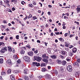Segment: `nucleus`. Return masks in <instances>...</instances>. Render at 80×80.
Masks as SVG:
<instances>
[{
  "label": "nucleus",
  "instance_id": "obj_1",
  "mask_svg": "<svg viewBox=\"0 0 80 80\" xmlns=\"http://www.w3.org/2000/svg\"><path fill=\"white\" fill-rule=\"evenodd\" d=\"M80 58H79V59H77V62H75L73 63L74 65H77V66H78V67H79V64L80 63Z\"/></svg>",
  "mask_w": 80,
  "mask_h": 80
},
{
  "label": "nucleus",
  "instance_id": "obj_2",
  "mask_svg": "<svg viewBox=\"0 0 80 80\" xmlns=\"http://www.w3.org/2000/svg\"><path fill=\"white\" fill-rule=\"evenodd\" d=\"M23 58L27 62H30V59L28 57L25 56L23 57Z\"/></svg>",
  "mask_w": 80,
  "mask_h": 80
},
{
  "label": "nucleus",
  "instance_id": "obj_3",
  "mask_svg": "<svg viewBox=\"0 0 80 80\" xmlns=\"http://www.w3.org/2000/svg\"><path fill=\"white\" fill-rule=\"evenodd\" d=\"M34 58L35 60H37L38 62H40L42 59V58L40 57H38L37 56H34Z\"/></svg>",
  "mask_w": 80,
  "mask_h": 80
},
{
  "label": "nucleus",
  "instance_id": "obj_4",
  "mask_svg": "<svg viewBox=\"0 0 80 80\" xmlns=\"http://www.w3.org/2000/svg\"><path fill=\"white\" fill-rule=\"evenodd\" d=\"M67 69L68 71L69 72H72V66L71 65H69L67 67Z\"/></svg>",
  "mask_w": 80,
  "mask_h": 80
},
{
  "label": "nucleus",
  "instance_id": "obj_5",
  "mask_svg": "<svg viewBox=\"0 0 80 80\" xmlns=\"http://www.w3.org/2000/svg\"><path fill=\"white\" fill-rule=\"evenodd\" d=\"M6 63H8V64H9V65H12V62L11 61V60H10V59L6 61Z\"/></svg>",
  "mask_w": 80,
  "mask_h": 80
},
{
  "label": "nucleus",
  "instance_id": "obj_6",
  "mask_svg": "<svg viewBox=\"0 0 80 80\" xmlns=\"http://www.w3.org/2000/svg\"><path fill=\"white\" fill-rule=\"evenodd\" d=\"M28 55H29V56H32V55H33V52L31 51L30 52H28Z\"/></svg>",
  "mask_w": 80,
  "mask_h": 80
},
{
  "label": "nucleus",
  "instance_id": "obj_7",
  "mask_svg": "<svg viewBox=\"0 0 80 80\" xmlns=\"http://www.w3.org/2000/svg\"><path fill=\"white\" fill-rule=\"evenodd\" d=\"M50 57L52 59H56V58H57V56H56V55H52Z\"/></svg>",
  "mask_w": 80,
  "mask_h": 80
},
{
  "label": "nucleus",
  "instance_id": "obj_8",
  "mask_svg": "<svg viewBox=\"0 0 80 80\" xmlns=\"http://www.w3.org/2000/svg\"><path fill=\"white\" fill-rule=\"evenodd\" d=\"M59 70L61 72H63V71L64 70V67H60V68Z\"/></svg>",
  "mask_w": 80,
  "mask_h": 80
},
{
  "label": "nucleus",
  "instance_id": "obj_9",
  "mask_svg": "<svg viewBox=\"0 0 80 80\" xmlns=\"http://www.w3.org/2000/svg\"><path fill=\"white\" fill-rule=\"evenodd\" d=\"M77 49L75 48H73L72 49V51L73 52H74V53H76V52H77Z\"/></svg>",
  "mask_w": 80,
  "mask_h": 80
},
{
  "label": "nucleus",
  "instance_id": "obj_10",
  "mask_svg": "<svg viewBox=\"0 0 80 80\" xmlns=\"http://www.w3.org/2000/svg\"><path fill=\"white\" fill-rule=\"evenodd\" d=\"M61 52L62 55H67V52L65 51H62Z\"/></svg>",
  "mask_w": 80,
  "mask_h": 80
},
{
  "label": "nucleus",
  "instance_id": "obj_11",
  "mask_svg": "<svg viewBox=\"0 0 80 80\" xmlns=\"http://www.w3.org/2000/svg\"><path fill=\"white\" fill-rule=\"evenodd\" d=\"M80 75V71H77L75 73V75L77 77L79 76Z\"/></svg>",
  "mask_w": 80,
  "mask_h": 80
},
{
  "label": "nucleus",
  "instance_id": "obj_12",
  "mask_svg": "<svg viewBox=\"0 0 80 80\" xmlns=\"http://www.w3.org/2000/svg\"><path fill=\"white\" fill-rule=\"evenodd\" d=\"M53 73L55 74V75H58V71L57 70H54L53 72Z\"/></svg>",
  "mask_w": 80,
  "mask_h": 80
},
{
  "label": "nucleus",
  "instance_id": "obj_13",
  "mask_svg": "<svg viewBox=\"0 0 80 80\" xmlns=\"http://www.w3.org/2000/svg\"><path fill=\"white\" fill-rule=\"evenodd\" d=\"M11 78L12 80H15V75H12L11 76Z\"/></svg>",
  "mask_w": 80,
  "mask_h": 80
},
{
  "label": "nucleus",
  "instance_id": "obj_14",
  "mask_svg": "<svg viewBox=\"0 0 80 80\" xmlns=\"http://www.w3.org/2000/svg\"><path fill=\"white\" fill-rule=\"evenodd\" d=\"M13 58L14 59H15V60H17L18 58V56H17L16 55H15L13 56Z\"/></svg>",
  "mask_w": 80,
  "mask_h": 80
},
{
  "label": "nucleus",
  "instance_id": "obj_15",
  "mask_svg": "<svg viewBox=\"0 0 80 80\" xmlns=\"http://www.w3.org/2000/svg\"><path fill=\"white\" fill-rule=\"evenodd\" d=\"M42 60L43 62H45V63H48V60L46 59H43Z\"/></svg>",
  "mask_w": 80,
  "mask_h": 80
},
{
  "label": "nucleus",
  "instance_id": "obj_16",
  "mask_svg": "<svg viewBox=\"0 0 80 80\" xmlns=\"http://www.w3.org/2000/svg\"><path fill=\"white\" fill-rule=\"evenodd\" d=\"M8 51L9 52H11L12 50V48L11 47H8Z\"/></svg>",
  "mask_w": 80,
  "mask_h": 80
},
{
  "label": "nucleus",
  "instance_id": "obj_17",
  "mask_svg": "<svg viewBox=\"0 0 80 80\" xmlns=\"http://www.w3.org/2000/svg\"><path fill=\"white\" fill-rule=\"evenodd\" d=\"M28 72V69H25L24 70V74H27Z\"/></svg>",
  "mask_w": 80,
  "mask_h": 80
},
{
  "label": "nucleus",
  "instance_id": "obj_18",
  "mask_svg": "<svg viewBox=\"0 0 80 80\" xmlns=\"http://www.w3.org/2000/svg\"><path fill=\"white\" fill-rule=\"evenodd\" d=\"M73 55V52H69V56L70 57H72Z\"/></svg>",
  "mask_w": 80,
  "mask_h": 80
},
{
  "label": "nucleus",
  "instance_id": "obj_19",
  "mask_svg": "<svg viewBox=\"0 0 80 80\" xmlns=\"http://www.w3.org/2000/svg\"><path fill=\"white\" fill-rule=\"evenodd\" d=\"M45 77L47 78H50L51 76L49 74H47Z\"/></svg>",
  "mask_w": 80,
  "mask_h": 80
},
{
  "label": "nucleus",
  "instance_id": "obj_20",
  "mask_svg": "<svg viewBox=\"0 0 80 80\" xmlns=\"http://www.w3.org/2000/svg\"><path fill=\"white\" fill-rule=\"evenodd\" d=\"M12 72V70L11 69H9L7 72L8 74H10L11 73V72Z\"/></svg>",
  "mask_w": 80,
  "mask_h": 80
},
{
  "label": "nucleus",
  "instance_id": "obj_21",
  "mask_svg": "<svg viewBox=\"0 0 80 80\" xmlns=\"http://www.w3.org/2000/svg\"><path fill=\"white\" fill-rule=\"evenodd\" d=\"M46 66V63H42L41 64V67H45Z\"/></svg>",
  "mask_w": 80,
  "mask_h": 80
},
{
  "label": "nucleus",
  "instance_id": "obj_22",
  "mask_svg": "<svg viewBox=\"0 0 80 80\" xmlns=\"http://www.w3.org/2000/svg\"><path fill=\"white\" fill-rule=\"evenodd\" d=\"M21 63V61H20V59H19L17 61V63L18 65L20 64Z\"/></svg>",
  "mask_w": 80,
  "mask_h": 80
},
{
  "label": "nucleus",
  "instance_id": "obj_23",
  "mask_svg": "<svg viewBox=\"0 0 80 80\" xmlns=\"http://www.w3.org/2000/svg\"><path fill=\"white\" fill-rule=\"evenodd\" d=\"M77 8H76L77 11L78 13L80 11V8H78V6H77Z\"/></svg>",
  "mask_w": 80,
  "mask_h": 80
},
{
  "label": "nucleus",
  "instance_id": "obj_24",
  "mask_svg": "<svg viewBox=\"0 0 80 80\" xmlns=\"http://www.w3.org/2000/svg\"><path fill=\"white\" fill-rule=\"evenodd\" d=\"M58 63H62V61L59 60H57L56 61Z\"/></svg>",
  "mask_w": 80,
  "mask_h": 80
},
{
  "label": "nucleus",
  "instance_id": "obj_25",
  "mask_svg": "<svg viewBox=\"0 0 80 80\" xmlns=\"http://www.w3.org/2000/svg\"><path fill=\"white\" fill-rule=\"evenodd\" d=\"M20 53L21 54H22L23 55V54L25 53V51L22 50H21Z\"/></svg>",
  "mask_w": 80,
  "mask_h": 80
},
{
  "label": "nucleus",
  "instance_id": "obj_26",
  "mask_svg": "<svg viewBox=\"0 0 80 80\" xmlns=\"http://www.w3.org/2000/svg\"><path fill=\"white\" fill-rule=\"evenodd\" d=\"M3 62V59L1 58L0 59V63H2Z\"/></svg>",
  "mask_w": 80,
  "mask_h": 80
},
{
  "label": "nucleus",
  "instance_id": "obj_27",
  "mask_svg": "<svg viewBox=\"0 0 80 80\" xmlns=\"http://www.w3.org/2000/svg\"><path fill=\"white\" fill-rule=\"evenodd\" d=\"M1 74L2 76H5V75H6V73H5V72H2Z\"/></svg>",
  "mask_w": 80,
  "mask_h": 80
},
{
  "label": "nucleus",
  "instance_id": "obj_28",
  "mask_svg": "<svg viewBox=\"0 0 80 80\" xmlns=\"http://www.w3.org/2000/svg\"><path fill=\"white\" fill-rule=\"evenodd\" d=\"M0 52L2 53H3L5 52V51L3 50V49H2L1 50Z\"/></svg>",
  "mask_w": 80,
  "mask_h": 80
},
{
  "label": "nucleus",
  "instance_id": "obj_29",
  "mask_svg": "<svg viewBox=\"0 0 80 80\" xmlns=\"http://www.w3.org/2000/svg\"><path fill=\"white\" fill-rule=\"evenodd\" d=\"M40 65V63L36 62V67H39Z\"/></svg>",
  "mask_w": 80,
  "mask_h": 80
},
{
  "label": "nucleus",
  "instance_id": "obj_30",
  "mask_svg": "<svg viewBox=\"0 0 80 80\" xmlns=\"http://www.w3.org/2000/svg\"><path fill=\"white\" fill-rule=\"evenodd\" d=\"M32 15L31 14H29V16H27L28 18H32Z\"/></svg>",
  "mask_w": 80,
  "mask_h": 80
},
{
  "label": "nucleus",
  "instance_id": "obj_31",
  "mask_svg": "<svg viewBox=\"0 0 80 80\" xmlns=\"http://www.w3.org/2000/svg\"><path fill=\"white\" fill-rule=\"evenodd\" d=\"M66 60L68 62H69V61L70 60V58L69 57H68L66 58Z\"/></svg>",
  "mask_w": 80,
  "mask_h": 80
},
{
  "label": "nucleus",
  "instance_id": "obj_32",
  "mask_svg": "<svg viewBox=\"0 0 80 80\" xmlns=\"http://www.w3.org/2000/svg\"><path fill=\"white\" fill-rule=\"evenodd\" d=\"M28 7H31V8H32V7H33V5L32 4H29L28 5Z\"/></svg>",
  "mask_w": 80,
  "mask_h": 80
},
{
  "label": "nucleus",
  "instance_id": "obj_33",
  "mask_svg": "<svg viewBox=\"0 0 80 80\" xmlns=\"http://www.w3.org/2000/svg\"><path fill=\"white\" fill-rule=\"evenodd\" d=\"M14 73H18L19 72V71H18L17 70H15L14 71Z\"/></svg>",
  "mask_w": 80,
  "mask_h": 80
},
{
  "label": "nucleus",
  "instance_id": "obj_34",
  "mask_svg": "<svg viewBox=\"0 0 80 80\" xmlns=\"http://www.w3.org/2000/svg\"><path fill=\"white\" fill-rule=\"evenodd\" d=\"M0 3L1 5H2V6H3L5 8V6H4L2 3H3V2H2V1H0Z\"/></svg>",
  "mask_w": 80,
  "mask_h": 80
},
{
  "label": "nucleus",
  "instance_id": "obj_35",
  "mask_svg": "<svg viewBox=\"0 0 80 80\" xmlns=\"http://www.w3.org/2000/svg\"><path fill=\"white\" fill-rule=\"evenodd\" d=\"M45 57H46V54H44L42 55V58H45Z\"/></svg>",
  "mask_w": 80,
  "mask_h": 80
},
{
  "label": "nucleus",
  "instance_id": "obj_36",
  "mask_svg": "<svg viewBox=\"0 0 80 80\" xmlns=\"http://www.w3.org/2000/svg\"><path fill=\"white\" fill-rule=\"evenodd\" d=\"M62 63L64 65H66L67 64V62H66V61H63L62 62Z\"/></svg>",
  "mask_w": 80,
  "mask_h": 80
},
{
  "label": "nucleus",
  "instance_id": "obj_37",
  "mask_svg": "<svg viewBox=\"0 0 80 80\" xmlns=\"http://www.w3.org/2000/svg\"><path fill=\"white\" fill-rule=\"evenodd\" d=\"M2 49L5 51H7V47H5L3 48H2Z\"/></svg>",
  "mask_w": 80,
  "mask_h": 80
},
{
  "label": "nucleus",
  "instance_id": "obj_38",
  "mask_svg": "<svg viewBox=\"0 0 80 80\" xmlns=\"http://www.w3.org/2000/svg\"><path fill=\"white\" fill-rule=\"evenodd\" d=\"M36 63H37V62H32V65L33 66H36Z\"/></svg>",
  "mask_w": 80,
  "mask_h": 80
},
{
  "label": "nucleus",
  "instance_id": "obj_39",
  "mask_svg": "<svg viewBox=\"0 0 80 80\" xmlns=\"http://www.w3.org/2000/svg\"><path fill=\"white\" fill-rule=\"evenodd\" d=\"M32 18L34 20H36V19H37V17H36V16L33 17Z\"/></svg>",
  "mask_w": 80,
  "mask_h": 80
},
{
  "label": "nucleus",
  "instance_id": "obj_40",
  "mask_svg": "<svg viewBox=\"0 0 80 80\" xmlns=\"http://www.w3.org/2000/svg\"><path fill=\"white\" fill-rule=\"evenodd\" d=\"M12 2H17V0H11Z\"/></svg>",
  "mask_w": 80,
  "mask_h": 80
},
{
  "label": "nucleus",
  "instance_id": "obj_41",
  "mask_svg": "<svg viewBox=\"0 0 80 80\" xmlns=\"http://www.w3.org/2000/svg\"><path fill=\"white\" fill-rule=\"evenodd\" d=\"M7 10L8 12H10L11 13L12 12V10H11L10 9H8Z\"/></svg>",
  "mask_w": 80,
  "mask_h": 80
},
{
  "label": "nucleus",
  "instance_id": "obj_42",
  "mask_svg": "<svg viewBox=\"0 0 80 80\" xmlns=\"http://www.w3.org/2000/svg\"><path fill=\"white\" fill-rule=\"evenodd\" d=\"M43 76H39L38 77L39 78H43Z\"/></svg>",
  "mask_w": 80,
  "mask_h": 80
},
{
  "label": "nucleus",
  "instance_id": "obj_43",
  "mask_svg": "<svg viewBox=\"0 0 80 80\" xmlns=\"http://www.w3.org/2000/svg\"><path fill=\"white\" fill-rule=\"evenodd\" d=\"M5 45V43H3V42H0V46H1V45Z\"/></svg>",
  "mask_w": 80,
  "mask_h": 80
},
{
  "label": "nucleus",
  "instance_id": "obj_44",
  "mask_svg": "<svg viewBox=\"0 0 80 80\" xmlns=\"http://www.w3.org/2000/svg\"><path fill=\"white\" fill-rule=\"evenodd\" d=\"M1 28H5V26L2 25L1 26Z\"/></svg>",
  "mask_w": 80,
  "mask_h": 80
},
{
  "label": "nucleus",
  "instance_id": "obj_45",
  "mask_svg": "<svg viewBox=\"0 0 80 80\" xmlns=\"http://www.w3.org/2000/svg\"><path fill=\"white\" fill-rule=\"evenodd\" d=\"M32 4L34 5H37V3H36V2H35V1H33Z\"/></svg>",
  "mask_w": 80,
  "mask_h": 80
},
{
  "label": "nucleus",
  "instance_id": "obj_46",
  "mask_svg": "<svg viewBox=\"0 0 80 80\" xmlns=\"http://www.w3.org/2000/svg\"><path fill=\"white\" fill-rule=\"evenodd\" d=\"M73 46L72 45H70L69 46V48H73Z\"/></svg>",
  "mask_w": 80,
  "mask_h": 80
},
{
  "label": "nucleus",
  "instance_id": "obj_47",
  "mask_svg": "<svg viewBox=\"0 0 80 80\" xmlns=\"http://www.w3.org/2000/svg\"><path fill=\"white\" fill-rule=\"evenodd\" d=\"M34 53L36 54L37 53H38V50H37L36 51H34Z\"/></svg>",
  "mask_w": 80,
  "mask_h": 80
},
{
  "label": "nucleus",
  "instance_id": "obj_48",
  "mask_svg": "<svg viewBox=\"0 0 80 80\" xmlns=\"http://www.w3.org/2000/svg\"><path fill=\"white\" fill-rule=\"evenodd\" d=\"M26 47L28 48H30V46H29V45H27L26 46Z\"/></svg>",
  "mask_w": 80,
  "mask_h": 80
},
{
  "label": "nucleus",
  "instance_id": "obj_49",
  "mask_svg": "<svg viewBox=\"0 0 80 80\" xmlns=\"http://www.w3.org/2000/svg\"><path fill=\"white\" fill-rule=\"evenodd\" d=\"M16 39H17L18 40V39H19V36L17 35L16 37Z\"/></svg>",
  "mask_w": 80,
  "mask_h": 80
},
{
  "label": "nucleus",
  "instance_id": "obj_50",
  "mask_svg": "<svg viewBox=\"0 0 80 80\" xmlns=\"http://www.w3.org/2000/svg\"><path fill=\"white\" fill-rule=\"evenodd\" d=\"M65 46L67 47H69V45H68V44L66 43L65 45Z\"/></svg>",
  "mask_w": 80,
  "mask_h": 80
},
{
  "label": "nucleus",
  "instance_id": "obj_51",
  "mask_svg": "<svg viewBox=\"0 0 80 80\" xmlns=\"http://www.w3.org/2000/svg\"><path fill=\"white\" fill-rule=\"evenodd\" d=\"M45 68H42V72H45Z\"/></svg>",
  "mask_w": 80,
  "mask_h": 80
},
{
  "label": "nucleus",
  "instance_id": "obj_52",
  "mask_svg": "<svg viewBox=\"0 0 80 80\" xmlns=\"http://www.w3.org/2000/svg\"><path fill=\"white\" fill-rule=\"evenodd\" d=\"M25 80H28V78H27V76H25Z\"/></svg>",
  "mask_w": 80,
  "mask_h": 80
},
{
  "label": "nucleus",
  "instance_id": "obj_53",
  "mask_svg": "<svg viewBox=\"0 0 80 80\" xmlns=\"http://www.w3.org/2000/svg\"><path fill=\"white\" fill-rule=\"evenodd\" d=\"M55 33L56 35H60V32H55Z\"/></svg>",
  "mask_w": 80,
  "mask_h": 80
},
{
  "label": "nucleus",
  "instance_id": "obj_54",
  "mask_svg": "<svg viewBox=\"0 0 80 80\" xmlns=\"http://www.w3.org/2000/svg\"><path fill=\"white\" fill-rule=\"evenodd\" d=\"M12 11H15V8H12Z\"/></svg>",
  "mask_w": 80,
  "mask_h": 80
},
{
  "label": "nucleus",
  "instance_id": "obj_55",
  "mask_svg": "<svg viewBox=\"0 0 80 80\" xmlns=\"http://www.w3.org/2000/svg\"><path fill=\"white\" fill-rule=\"evenodd\" d=\"M65 37H67V36L68 35V33H66L64 34Z\"/></svg>",
  "mask_w": 80,
  "mask_h": 80
},
{
  "label": "nucleus",
  "instance_id": "obj_56",
  "mask_svg": "<svg viewBox=\"0 0 80 80\" xmlns=\"http://www.w3.org/2000/svg\"><path fill=\"white\" fill-rule=\"evenodd\" d=\"M70 5H69V7H66L64 8H70Z\"/></svg>",
  "mask_w": 80,
  "mask_h": 80
},
{
  "label": "nucleus",
  "instance_id": "obj_57",
  "mask_svg": "<svg viewBox=\"0 0 80 80\" xmlns=\"http://www.w3.org/2000/svg\"><path fill=\"white\" fill-rule=\"evenodd\" d=\"M37 43H40V41L39 40H37Z\"/></svg>",
  "mask_w": 80,
  "mask_h": 80
},
{
  "label": "nucleus",
  "instance_id": "obj_58",
  "mask_svg": "<svg viewBox=\"0 0 80 80\" xmlns=\"http://www.w3.org/2000/svg\"><path fill=\"white\" fill-rule=\"evenodd\" d=\"M60 57L61 58H63V56L62 55H60Z\"/></svg>",
  "mask_w": 80,
  "mask_h": 80
},
{
  "label": "nucleus",
  "instance_id": "obj_59",
  "mask_svg": "<svg viewBox=\"0 0 80 80\" xmlns=\"http://www.w3.org/2000/svg\"><path fill=\"white\" fill-rule=\"evenodd\" d=\"M3 38H4V37L3 36H2L0 37V39L1 40H3Z\"/></svg>",
  "mask_w": 80,
  "mask_h": 80
},
{
  "label": "nucleus",
  "instance_id": "obj_60",
  "mask_svg": "<svg viewBox=\"0 0 80 80\" xmlns=\"http://www.w3.org/2000/svg\"><path fill=\"white\" fill-rule=\"evenodd\" d=\"M66 15L68 17L69 16V14L68 13H66Z\"/></svg>",
  "mask_w": 80,
  "mask_h": 80
},
{
  "label": "nucleus",
  "instance_id": "obj_61",
  "mask_svg": "<svg viewBox=\"0 0 80 80\" xmlns=\"http://www.w3.org/2000/svg\"><path fill=\"white\" fill-rule=\"evenodd\" d=\"M21 3L22 5H24V3H25V2L24 1H22L21 2Z\"/></svg>",
  "mask_w": 80,
  "mask_h": 80
},
{
  "label": "nucleus",
  "instance_id": "obj_62",
  "mask_svg": "<svg viewBox=\"0 0 80 80\" xmlns=\"http://www.w3.org/2000/svg\"><path fill=\"white\" fill-rule=\"evenodd\" d=\"M62 28L63 29H65V28H66V27L65 26H63Z\"/></svg>",
  "mask_w": 80,
  "mask_h": 80
},
{
  "label": "nucleus",
  "instance_id": "obj_63",
  "mask_svg": "<svg viewBox=\"0 0 80 80\" xmlns=\"http://www.w3.org/2000/svg\"><path fill=\"white\" fill-rule=\"evenodd\" d=\"M4 23H7V21H4L3 22Z\"/></svg>",
  "mask_w": 80,
  "mask_h": 80
},
{
  "label": "nucleus",
  "instance_id": "obj_64",
  "mask_svg": "<svg viewBox=\"0 0 80 80\" xmlns=\"http://www.w3.org/2000/svg\"><path fill=\"white\" fill-rule=\"evenodd\" d=\"M48 15H50V14H51V12H48Z\"/></svg>",
  "mask_w": 80,
  "mask_h": 80
}]
</instances>
